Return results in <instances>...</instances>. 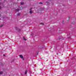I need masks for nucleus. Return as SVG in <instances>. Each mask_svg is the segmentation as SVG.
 <instances>
[{
	"label": "nucleus",
	"mask_w": 76,
	"mask_h": 76,
	"mask_svg": "<svg viewBox=\"0 0 76 76\" xmlns=\"http://www.w3.org/2000/svg\"><path fill=\"white\" fill-rule=\"evenodd\" d=\"M18 11H19V9H17L15 10L16 12H18Z\"/></svg>",
	"instance_id": "7ed1b4c3"
},
{
	"label": "nucleus",
	"mask_w": 76,
	"mask_h": 76,
	"mask_svg": "<svg viewBox=\"0 0 76 76\" xmlns=\"http://www.w3.org/2000/svg\"><path fill=\"white\" fill-rule=\"evenodd\" d=\"M0 4H1V3L0 2Z\"/></svg>",
	"instance_id": "f3484780"
},
{
	"label": "nucleus",
	"mask_w": 76,
	"mask_h": 76,
	"mask_svg": "<svg viewBox=\"0 0 76 76\" xmlns=\"http://www.w3.org/2000/svg\"><path fill=\"white\" fill-rule=\"evenodd\" d=\"M1 9V7H0V9Z\"/></svg>",
	"instance_id": "4468645a"
},
{
	"label": "nucleus",
	"mask_w": 76,
	"mask_h": 76,
	"mask_svg": "<svg viewBox=\"0 0 76 76\" xmlns=\"http://www.w3.org/2000/svg\"><path fill=\"white\" fill-rule=\"evenodd\" d=\"M39 4H42V3L41 2H40V3H39Z\"/></svg>",
	"instance_id": "9d476101"
},
{
	"label": "nucleus",
	"mask_w": 76,
	"mask_h": 76,
	"mask_svg": "<svg viewBox=\"0 0 76 76\" xmlns=\"http://www.w3.org/2000/svg\"><path fill=\"white\" fill-rule=\"evenodd\" d=\"M46 3V4H47L48 5L49 4H50V3L48 2H47Z\"/></svg>",
	"instance_id": "423d86ee"
},
{
	"label": "nucleus",
	"mask_w": 76,
	"mask_h": 76,
	"mask_svg": "<svg viewBox=\"0 0 76 76\" xmlns=\"http://www.w3.org/2000/svg\"><path fill=\"white\" fill-rule=\"evenodd\" d=\"M21 4L22 5H23V4H24V3H21Z\"/></svg>",
	"instance_id": "9b49d317"
},
{
	"label": "nucleus",
	"mask_w": 76,
	"mask_h": 76,
	"mask_svg": "<svg viewBox=\"0 0 76 76\" xmlns=\"http://www.w3.org/2000/svg\"><path fill=\"white\" fill-rule=\"evenodd\" d=\"M3 26V24H2L0 26V27H2V26Z\"/></svg>",
	"instance_id": "f8f14e48"
},
{
	"label": "nucleus",
	"mask_w": 76,
	"mask_h": 76,
	"mask_svg": "<svg viewBox=\"0 0 76 76\" xmlns=\"http://www.w3.org/2000/svg\"><path fill=\"white\" fill-rule=\"evenodd\" d=\"M30 13H32V11H30Z\"/></svg>",
	"instance_id": "6e6552de"
},
{
	"label": "nucleus",
	"mask_w": 76,
	"mask_h": 76,
	"mask_svg": "<svg viewBox=\"0 0 76 76\" xmlns=\"http://www.w3.org/2000/svg\"><path fill=\"white\" fill-rule=\"evenodd\" d=\"M40 12H41V11H39Z\"/></svg>",
	"instance_id": "6ab92c4d"
},
{
	"label": "nucleus",
	"mask_w": 76,
	"mask_h": 76,
	"mask_svg": "<svg viewBox=\"0 0 76 76\" xmlns=\"http://www.w3.org/2000/svg\"><path fill=\"white\" fill-rule=\"evenodd\" d=\"M20 57L21 58H23V60H24V59L23 58V56H22V55H20Z\"/></svg>",
	"instance_id": "f03ea898"
},
{
	"label": "nucleus",
	"mask_w": 76,
	"mask_h": 76,
	"mask_svg": "<svg viewBox=\"0 0 76 76\" xmlns=\"http://www.w3.org/2000/svg\"><path fill=\"white\" fill-rule=\"evenodd\" d=\"M69 38H70V37H69Z\"/></svg>",
	"instance_id": "a211bd4d"
},
{
	"label": "nucleus",
	"mask_w": 76,
	"mask_h": 76,
	"mask_svg": "<svg viewBox=\"0 0 76 76\" xmlns=\"http://www.w3.org/2000/svg\"><path fill=\"white\" fill-rule=\"evenodd\" d=\"M4 56H5V55H4Z\"/></svg>",
	"instance_id": "412c9836"
},
{
	"label": "nucleus",
	"mask_w": 76,
	"mask_h": 76,
	"mask_svg": "<svg viewBox=\"0 0 76 76\" xmlns=\"http://www.w3.org/2000/svg\"><path fill=\"white\" fill-rule=\"evenodd\" d=\"M2 73H3V72H0V74H2Z\"/></svg>",
	"instance_id": "ddd939ff"
},
{
	"label": "nucleus",
	"mask_w": 76,
	"mask_h": 76,
	"mask_svg": "<svg viewBox=\"0 0 76 76\" xmlns=\"http://www.w3.org/2000/svg\"><path fill=\"white\" fill-rule=\"evenodd\" d=\"M0 16H1V14H0Z\"/></svg>",
	"instance_id": "dca6fc26"
},
{
	"label": "nucleus",
	"mask_w": 76,
	"mask_h": 76,
	"mask_svg": "<svg viewBox=\"0 0 76 76\" xmlns=\"http://www.w3.org/2000/svg\"><path fill=\"white\" fill-rule=\"evenodd\" d=\"M15 29L16 30H17V31H20V29L19 28H18L16 27L15 28Z\"/></svg>",
	"instance_id": "f257e3e1"
},
{
	"label": "nucleus",
	"mask_w": 76,
	"mask_h": 76,
	"mask_svg": "<svg viewBox=\"0 0 76 76\" xmlns=\"http://www.w3.org/2000/svg\"><path fill=\"white\" fill-rule=\"evenodd\" d=\"M40 25H44V23H40Z\"/></svg>",
	"instance_id": "39448f33"
},
{
	"label": "nucleus",
	"mask_w": 76,
	"mask_h": 76,
	"mask_svg": "<svg viewBox=\"0 0 76 76\" xmlns=\"http://www.w3.org/2000/svg\"><path fill=\"white\" fill-rule=\"evenodd\" d=\"M27 74V71H26L25 72V75H26Z\"/></svg>",
	"instance_id": "0eeeda50"
},
{
	"label": "nucleus",
	"mask_w": 76,
	"mask_h": 76,
	"mask_svg": "<svg viewBox=\"0 0 76 76\" xmlns=\"http://www.w3.org/2000/svg\"><path fill=\"white\" fill-rule=\"evenodd\" d=\"M23 39L25 41H26V39H25V37H23Z\"/></svg>",
	"instance_id": "20e7f679"
},
{
	"label": "nucleus",
	"mask_w": 76,
	"mask_h": 76,
	"mask_svg": "<svg viewBox=\"0 0 76 76\" xmlns=\"http://www.w3.org/2000/svg\"><path fill=\"white\" fill-rule=\"evenodd\" d=\"M1 19H0V20H1Z\"/></svg>",
	"instance_id": "aec40b11"
},
{
	"label": "nucleus",
	"mask_w": 76,
	"mask_h": 76,
	"mask_svg": "<svg viewBox=\"0 0 76 76\" xmlns=\"http://www.w3.org/2000/svg\"><path fill=\"white\" fill-rule=\"evenodd\" d=\"M20 15V13H18L17 14V15H18V16H19V15Z\"/></svg>",
	"instance_id": "1a4fd4ad"
},
{
	"label": "nucleus",
	"mask_w": 76,
	"mask_h": 76,
	"mask_svg": "<svg viewBox=\"0 0 76 76\" xmlns=\"http://www.w3.org/2000/svg\"><path fill=\"white\" fill-rule=\"evenodd\" d=\"M32 9V8H31L30 10H31V9Z\"/></svg>",
	"instance_id": "2eb2a0df"
}]
</instances>
